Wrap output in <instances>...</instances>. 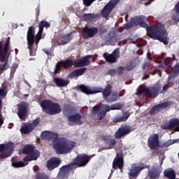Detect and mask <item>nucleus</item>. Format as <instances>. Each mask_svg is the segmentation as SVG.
Masks as SVG:
<instances>
[{"label": "nucleus", "mask_w": 179, "mask_h": 179, "mask_svg": "<svg viewBox=\"0 0 179 179\" xmlns=\"http://www.w3.org/2000/svg\"><path fill=\"white\" fill-rule=\"evenodd\" d=\"M124 27H125V29H131V24H125Z\"/></svg>", "instance_id": "338daca9"}, {"label": "nucleus", "mask_w": 179, "mask_h": 179, "mask_svg": "<svg viewBox=\"0 0 179 179\" xmlns=\"http://www.w3.org/2000/svg\"><path fill=\"white\" fill-rule=\"evenodd\" d=\"M122 105L120 103H115L110 106L109 105H103L101 106H95L92 108L91 115L93 120L101 121L104 117H106L108 111L111 110H121Z\"/></svg>", "instance_id": "7ed1b4c3"}, {"label": "nucleus", "mask_w": 179, "mask_h": 179, "mask_svg": "<svg viewBox=\"0 0 179 179\" xmlns=\"http://www.w3.org/2000/svg\"><path fill=\"white\" fill-rule=\"evenodd\" d=\"M138 26L145 28L148 37L152 38V40H158L165 45L169 44V36H167V31L164 24L157 22L155 25L148 27V24L144 20Z\"/></svg>", "instance_id": "f257e3e1"}, {"label": "nucleus", "mask_w": 179, "mask_h": 179, "mask_svg": "<svg viewBox=\"0 0 179 179\" xmlns=\"http://www.w3.org/2000/svg\"><path fill=\"white\" fill-rule=\"evenodd\" d=\"M12 166L13 167L19 169V167H24V166H26V164H24V162H23L22 161H19L17 162H13Z\"/></svg>", "instance_id": "49530a36"}, {"label": "nucleus", "mask_w": 179, "mask_h": 179, "mask_svg": "<svg viewBox=\"0 0 179 179\" xmlns=\"http://www.w3.org/2000/svg\"><path fill=\"white\" fill-rule=\"evenodd\" d=\"M73 171H75V168H73V164H69L67 165L63 166L59 169L58 177L61 179L68 178V173Z\"/></svg>", "instance_id": "6ab92c4d"}, {"label": "nucleus", "mask_w": 179, "mask_h": 179, "mask_svg": "<svg viewBox=\"0 0 179 179\" xmlns=\"http://www.w3.org/2000/svg\"><path fill=\"white\" fill-rule=\"evenodd\" d=\"M73 38L72 36V33H69L68 34L62 35V36L59 38V41L61 45H65V44H68L71 40Z\"/></svg>", "instance_id": "bb28decb"}, {"label": "nucleus", "mask_w": 179, "mask_h": 179, "mask_svg": "<svg viewBox=\"0 0 179 179\" xmlns=\"http://www.w3.org/2000/svg\"><path fill=\"white\" fill-rule=\"evenodd\" d=\"M73 66H74V68H83V64H82V62L80 59L73 60Z\"/></svg>", "instance_id": "de8ad7c7"}, {"label": "nucleus", "mask_w": 179, "mask_h": 179, "mask_svg": "<svg viewBox=\"0 0 179 179\" xmlns=\"http://www.w3.org/2000/svg\"><path fill=\"white\" fill-rule=\"evenodd\" d=\"M173 71L176 73H179V63L174 66Z\"/></svg>", "instance_id": "4d7b16f0"}, {"label": "nucleus", "mask_w": 179, "mask_h": 179, "mask_svg": "<svg viewBox=\"0 0 179 179\" xmlns=\"http://www.w3.org/2000/svg\"><path fill=\"white\" fill-rule=\"evenodd\" d=\"M36 17H38V15H40V7H37L36 8Z\"/></svg>", "instance_id": "0e129e2a"}, {"label": "nucleus", "mask_w": 179, "mask_h": 179, "mask_svg": "<svg viewBox=\"0 0 179 179\" xmlns=\"http://www.w3.org/2000/svg\"><path fill=\"white\" fill-rule=\"evenodd\" d=\"M33 129H33V126L31 125V123L27 122L22 126L20 131L22 134H24V135H27V134H30V132H31Z\"/></svg>", "instance_id": "c85d7f7f"}, {"label": "nucleus", "mask_w": 179, "mask_h": 179, "mask_svg": "<svg viewBox=\"0 0 179 179\" xmlns=\"http://www.w3.org/2000/svg\"><path fill=\"white\" fill-rule=\"evenodd\" d=\"M41 107L45 114L55 115L62 111L61 105L58 103L52 102L51 100L45 99L41 102Z\"/></svg>", "instance_id": "39448f33"}, {"label": "nucleus", "mask_w": 179, "mask_h": 179, "mask_svg": "<svg viewBox=\"0 0 179 179\" xmlns=\"http://www.w3.org/2000/svg\"><path fill=\"white\" fill-rule=\"evenodd\" d=\"M169 90V85H164L162 90L160 91L161 94H164Z\"/></svg>", "instance_id": "5fc2aeb1"}, {"label": "nucleus", "mask_w": 179, "mask_h": 179, "mask_svg": "<svg viewBox=\"0 0 179 179\" xmlns=\"http://www.w3.org/2000/svg\"><path fill=\"white\" fill-rule=\"evenodd\" d=\"M43 52L46 54L47 55H51V50H48V49H43Z\"/></svg>", "instance_id": "680f3d73"}, {"label": "nucleus", "mask_w": 179, "mask_h": 179, "mask_svg": "<svg viewBox=\"0 0 179 179\" xmlns=\"http://www.w3.org/2000/svg\"><path fill=\"white\" fill-rule=\"evenodd\" d=\"M115 69H110L108 71V75H114L115 73Z\"/></svg>", "instance_id": "052dcab7"}, {"label": "nucleus", "mask_w": 179, "mask_h": 179, "mask_svg": "<svg viewBox=\"0 0 179 179\" xmlns=\"http://www.w3.org/2000/svg\"><path fill=\"white\" fill-rule=\"evenodd\" d=\"M86 69H87L86 67L76 69L69 74V78H79V76H82L86 72Z\"/></svg>", "instance_id": "393cba45"}, {"label": "nucleus", "mask_w": 179, "mask_h": 179, "mask_svg": "<svg viewBox=\"0 0 179 179\" xmlns=\"http://www.w3.org/2000/svg\"><path fill=\"white\" fill-rule=\"evenodd\" d=\"M62 66L64 68V69H69V68H72L73 66V59H67L65 61L61 62Z\"/></svg>", "instance_id": "72a5a7b5"}, {"label": "nucleus", "mask_w": 179, "mask_h": 179, "mask_svg": "<svg viewBox=\"0 0 179 179\" xmlns=\"http://www.w3.org/2000/svg\"><path fill=\"white\" fill-rule=\"evenodd\" d=\"M38 27L39 29L35 37V44L36 45H38V43H40V41L41 40L43 32L44 31V27L48 29V27H51V24L45 20H41L39 22Z\"/></svg>", "instance_id": "9d476101"}, {"label": "nucleus", "mask_w": 179, "mask_h": 179, "mask_svg": "<svg viewBox=\"0 0 179 179\" xmlns=\"http://www.w3.org/2000/svg\"><path fill=\"white\" fill-rule=\"evenodd\" d=\"M100 15L99 14L94 13H84L83 15V19L85 22H89V20H93V19H97Z\"/></svg>", "instance_id": "2f4dec72"}, {"label": "nucleus", "mask_w": 179, "mask_h": 179, "mask_svg": "<svg viewBox=\"0 0 179 179\" xmlns=\"http://www.w3.org/2000/svg\"><path fill=\"white\" fill-rule=\"evenodd\" d=\"M148 63L143 64L142 66L143 69H146V68H148Z\"/></svg>", "instance_id": "774afa93"}, {"label": "nucleus", "mask_w": 179, "mask_h": 179, "mask_svg": "<svg viewBox=\"0 0 179 179\" xmlns=\"http://www.w3.org/2000/svg\"><path fill=\"white\" fill-rule=\"evenodd\" d=\"M103 57L108 64H115L118 60V58H120V49L116 48L112 54L105 52L103 53Z\"/></svg>", "instance_id": "ddd939ff"}, {"label": "nucleus", "mask_w": 179, "mask_h": 179, "mask_svg": "<svg viewBox=\"0 0 179 179\" xmlns=\"http://www.w3.org/2000/svg\"><path fill=\"white\" fill-rule=\"evenodd\" d=\"M38 124H40V118H36L32 122V123H31V125L33 127V129H34V128H36V127H37Z\"/></svg>", "instance_id": "3c124183"}, {"label": "nucleus", "mask_w": 179, "mask_h": 179, "mask_svg": "<svg viewBox=\"0 0 179 179\" xmlns=\"http://www.w3.org/2000/svg\"><path fill=\"white\" fill-rule=\"evenodd\" d=\"M34 44H32L31 46L28 45V48L29 49V55L31 57H36V50L33 49V45Z\"/></svg>", "instance_id": "09e8293b"}, {"label": "nucleus", "mask_w": 179, "mask_h": 179, "mask_svg": "<svg viewBox=\"0 0 179 179\" xmlns=\"http://www.w3.org/2000/svg\"><path fill=\"white\" fill-rule=\"evenodd\" d=\"M173 101H166L155 105L150 109L149 114L150 115H155V114H157L162 108H167V107H170V106H173Z\"/></svg>", "instance_id": "f3484780"}, {"label": "nucleus", "mask_w": 179, "mask_h": 179, "mask_svg": "<svg viewBox=\"0 0 179 179\" xmlns=\"http://www.w3.org/2000/svg\"><path fill=\"white\" fill-rule=\"evenodd\" d=\"M111 137L110 136H103L102 137V140L103 141L104 143L106 145H108V143L112 140Z\"/></svg>", "instance_id": "8fccbe9b"}, {"label": "nucleus", "mask_w": 179, "mask_h": 179, "mask_svg": "<svg viewBox=\"0 0 179 179\" xmlns=\"http://www.w3.org/2000/svg\"><path fill=\"white\" fill-rule=\"evenodd\" d=\"M159 134H153L150 135L148 140V146L151 150H157L160 148V141Z\"/></svg>", "instance_id": "9b49d317"}, {"label": "nucleus", "mask_w": 179, "mask_h": 179, "mask_svg": "<svg viewBox=\"0 0 179 179\" xmlns=\"http://www.w3.org/2000/svg\"><path fill=\"white\" fill-rule=\"evenodd\" d=\"M58 136L59 135L57 133L50 131V141L53 139V149L57 155H68V153H71L75 148L76 143L65 137L58 138Z\"/></svg>", "instance_id": "f03ea898"}, {"label": "nucleus", "mask_w": 179, "mask_h": 179, "mask_svg": "<svg viewBox=\"0 0 179 179\" xmlns=\"http://www.w3.org/2000/svg\"><path fill=\"white\" fill-rule=\"evenodd\" d=\"M73 111H74L73 108L71 106H69V105H66L64 106L63 113H64V115H65L66 117H69L71 114H73Z\"/></svg>", "instance_id": "f704fd0d"}, {"label": "nucleus", "mask_w": 179, "mask_h": 179, "mask_svg": "<svg viewBox=\"0 0 179 179\" xmlns=\"http://www.w3.org/2000/svg\"><path fill=\"white\" fill-rule=\"evenodd\" d=\"M92 58V55H87L80 60L81 61V64H83V66H89L90 65V59Z\"/></svg>", "instance_id": "58836bf2"}, {"label": "nucleus", "mask_w": 179, "mask_h": 179, "mask_svg": "<svg viewBox=\"0 0 179 179\" xmlns=\"http://www.w3.org/2000/svg\"><path fill=\"white\" fill-rule=\"evenodd\" d=\"M108 148H101L99 150H98V152H101V150H106V149L107 150L113 149V146H115V145H117V141L115 138H112L110 141L108 143Z\"/></svg>", "instance_id": "ea45409f"}, {"label": "nucleus", "mask_w": 179, "mask_h": 179, "mask_svg": "<svg viewBox=\"0 0 179 179\" xmlns=\"http://www.w3.org/2000/svg\"><path fill=\"white\" fill-rule=\"evenodd\" d=\"M29 111V103L26 102H22L18 105L17 115L22 121H26L27 118V113Z\"/></svg>", "instance_id": "2eb2a0df"}, {"label": "nucleus", "mask_w": 179, "mask_h": 179, "mask_svg": "<svg viewBox=\"0 0 179 179\" xmlns=\"http://www.w3.org/2000/svg\"><path fill=\"white\" fill-rule=\"evenodd\" d=\"M8 94V87L2 85L0 88V98L5 99Z\"/></svg>", "instance_id": "a19ab883"}, {"label": "nucleus", "mask_w": 179, "mask_h": 179, "mask_svg": "<svg viewBox=\"0 0 179 179\" xmlns=\"http://www.w3.org/2000/svg\"><path fill=\"white\" fill-rule=\"evenodd\" d=\"M67 120L69 122H73L74 124H78V125H82L83 124V122H82V115L79 113L67 116Z\"/></svg>", "instance_id": "b1692460"}, {"label": "nucleus", "mask_w": 179, "mask_h": 179, "mask_svg": "<svg viewBox=\"0 0 179 179\" xmlns=\"http://www.w3.org/2000/svg\"><path fill=\"white\" fill-rule=\"evenodd\" d=\"M18 65H17V64H14L13 65V66H12V69H13L14 71H15V69H17V68H18Z\"/></svg>", "instance_id": "69168bd1"}, {"label": "nucleus", "mask_w": 179, "mask_h": 179, "mask_svg": "<svg viewBox=\"0 0 179 179\" xmlns=\"http://www.w3.org/2000/svg\"><path fill=\"white\" fill-rule=\"evenodd\" d=\"M120 169L121 171H122V169H124V157L122 153H117L116 157L114 159L113 162V169L117 170Z\"/></svg>", "instance_id": "aec40b11"}, {"label": "nucleus", "mask_w": 179, "mask_h": 179, "mask_svg": "<svg viewBox=\"0 0 179 179\" xmlns=\"http://www.w3.org/2000/svg\"><path fill=\"white\" fill-rule=\"evenodd\" d=\"M131 134V126L127 124L121 126L115 133V139H121Z\"/></svg>", "instance_id": "dca6fc26"}, {"label": "nucleus", "mask_w": 179, "mask_h": 179, "mask_svg": "<svg viewBox=\"0 0 179 179\" xmlns=\"http://www.w3.org/2000/svg\"><path fill=\"white\" fill-rule=\"evenodd\" d=\"M134 68H136V63L132 61L130 62L129 64L126 66L125 69L126 71H132V69H134Z\"/></svg>", "instance_id": "c03bdc74"}, {"label": "nucleus", "mask_w": 179, "mask_h": 179, "mask_svg": "<svg viewBox=\"0 0 179 179\" xmlns=\"http://www.w3.org/2000/svg\"><path fill=\"white\" fill-rule=\"evenodd\" d=\"M124 94H125V90H121L119 94L117 95V97H122Z\"/></svg>", "instance_id": "e2e57ef3"}, {"label": "nucleus", "mask_w": 179, "mask_h": 179, "mask_svg": "<svg viewBox=\"0 0 179 179\" xmlns=\"http://www.w3.org/2000/svg\"><path fill=\"white\" fill-rule=\"evenodd\" d=\"M111 90H113V86L110 85H107L103 90L102 88V96L105 101H108V97H110L111 94Z\"/></svg>", "instance_id": "cd10ccee"}, {"label": "nucleus", "mask_w": 179, "mask_h": 179, "mask_svg": "<svg viewBox=\"0 0 179 179\" xmlns=\"http://www.w3.org/2000/svg\"><path fill=\"white\" fill-rule=\"evenodd\" d=\"M12 149H15L13 143H8L7 145L0 144V152H6V150H12Z\"/></svg>", "instance_id": "c9c22d12"}, {"label": "nucleus", "mask_w": 179, "mask_h": 179, "mask_svg": "<svg viewBox=\"0 0 179 179\" xmlns=\"http://www.w3.org/2000/svg\"><path fill=\"white\" fill-rule=\"evenodd\" d=\"M57 87H65L69 85V80H64L62 78L55 77L53 80Z\"/></svg>", "instance_id": "a878e982"}, {"label": "nucleus", "mask_w": 179, "mask_h": 179, "mask_svg": "<svg viewBox=\"0 0 179 179\" xmlns=\"http://www.w3.org/2000/svg\"><path fill=\"white\" fill-rule=\"evenodd\" d=\"M150 168V166L145 164H140L139 165L134 164L129 172V177H131V178H136V177L141 174L142 170Z\"/></svg>", "instance_id": "1a4fd4ad"}, {"label": "nucleus", "mask_w": 179, "mask_h": 179, "mask_svg": "<svg viewBox=\"0 0 179 179\" xmlns=\"http://www.w3.org/2000/svg\"><path fill=\"white\" fill-rule=\"evenodd\" d=\"M173 71L176 73H179V63L174 66Z\"/></svg>", "instance_id": "13d9d810"}, {"label": "nucleus", "mask_w": 179, "mask_h": 179, "mask_svg": "<svg viewBox=\"0 0 179 179\" xmlns=\"http://www.w3.org/2000/svg\"><path fill=\"white\" fill-rule=\"evenodd\" d=\"M164 176L169 179H176V171L171 168L165 169Z\"/></svg>", "instance_id": "7c9ffc66"}, {"label": "nucleus", "mask_w": 179, "mask_h": 179, "mask_svg": "<svg viewBox=\"0 0 179 179\" xmlns=\"http://www.w3.org/2000/svg\"><path fill=\"white\" fill-rule=\"evenodd\" d=\"M118 1L117 0H112L109 1L101 10V13L103 17H108L110 13L113 12V9L117 6Z\"/></svg>", "instance_id": "4468645a"}, {"label": "nucleus", "mask_w": 179, "mask_h": 179, "mask_svg": "<svg viewBox=\"0 0 179 179\" xmlns=\"http://www.w3.org/2000/svg\"><path fill=\"white\" fill-rule=\"evenodd\" d=\"M10 48V37L6 38V43L3 45L2 41H0V62H4L3 64H0V75H2L5 71L9 69V64H8V51Z\"/></svg>", "instance_id": "20e7f679"}, {"label": "nucleus", "mask_w": 179, "mask_h": 179, "mask_svg": "<svg viewBox=\"0 0 179 179\" xmlns=\"http://www.w3.org/2000/svg\"><path fill=\"white\" fill-rule=\"evenodd\" d=\"M92 155L89 156L87 154H79L73 159V163H71L70 164H72L73 168L76 170V166H78V167H85V166H87L89 162L92 159Z\"/></svg>", "instance_id": "0eeeda50"}, {"label": "nucleus", "mask_w": 179, "mask_h": 179, "mask_svg": "<svg viewBox=\"0 0 179 179\" xmlns=\"http://www.w3.org/2000/svg\"><path fill=\"white\" fill-rule=\"evenodd\" d=\"M128 118H129V114H128V113H123L122 116L115 117L113 120V122H115V124H117L118 122H124V121H127Z\"/></svg>", "instance_id": "473e14b6"}, {"label": "nucleus", "mask_w": 179, "mask_h": 179, "mask_svg": "<svg viewBox=\"0 0 179 179\" xmlns=\"http://www.w3.org/2000/svg\"><path fill=\"white\" fill-rule=\"evenodd\" d=\"M162 89V85L160 83H156L152 87L149 88H144L141 92L140 94H143L145 97H150V99H155L159 94Z\"/></svg>", "instance_id": "6e6552de"}, {"label": "nucleus", "mask_w": 179, "mask_h": 179, "mask_svg": "<svg viewBox=\"0 0 179 179\" xmlns=\"http://www.w3.org/2000/svg\"><path fill=\"white\" fill-rule=\"evenodd\" d=\"M12 152H13V149L6 150V152H3L0 155V159H6V157H9V156L12 155Z\"/></svg>", "instance_id": "79ce46f5"}, {"label": "nucleus", "mask_w": 179, "mask_h": 179, "mask_svg": "<svg viewBox=\"0 0 179 179\" xmlns=\"http://www.w3.org/2000/svg\"><path fill=\"white\" fill-rule=\"evenodd\" d=\"M23 155H28L23 159V162H31L37 160L40 157V152L36 150V147L33 145H26L22 149Z\"/></svg>", "instance_id": "423d86ee"}, {"label": "nucleus", "mask_w": 179, "mask_h": 179, "mask_svg": "<svg viewBox=\"0 0 179 179\" xmlns=\"http://www.w3.org/2000/svg\"><path fill=\"white\" fill-rule=\"evenodd\" d=\"M174 9H175V11L176 12V13H179V1H178V3H176L175 5Z\"/></svg>", "instance_id": "bf43d9fd"}, {"label": "nucleus", "mask_w": 179, "mask_h": 179, "mask_svg": "<svg viewBox=\"0 0 179 179\" xmlns=\"http://www.w3.org/2000/svg\"><path fill=\"white\" fill-rule=\"evenodd\" d=\"M96 0H83L85 6H90Z\"/></svg>", "instance_id": "864d4df0"}, {"label": "nucleus", "mask_w": 179, "mask_h": 179, "mask_svg": "<svg viewBox=\"0 0 179 179\" xmlns=\"http://www.w3.org/2000/svg\"><path fill=\"white\" fill-rule=\"evenodd\" d=\"M162 174V166L154 165L150 169H148L149 179H159Z\"/></svg>", "instance_id": "a211bd4d"}, {"label": "nucleus", "mask_w": 179, "mask_h": 179, "mask_svg": "<svg viewBox=\"0 0 179 179\" xmlns=\"http://www.w3.org/2000/svg\"><path fill=\"white\" fill-rule=\"evenodd\" d=\"M61 164V159L58 157H52L49 159L46 164V167L50 171H52L54 169H57Z\"/></svg>", "instance_id": "412c9836"}, {"label": "nucleus", "mask_w": 179, "mask_h": 179, "mask_svg": "<svg viewBox=\"0 0 179 179\" xmlns=\"http://www.w3.org/2000/svg\"><path fill=\"white\" fill-rule=\"evenodd\" d=\"M50 131H45L41 134L42 139H45V141H50Z\"/></svg>", "instance_id": "a18cd8bd"}, {"label": "nucleus", "mask_w": 179, "mask_h": 179, "mask_svg": "<svg viewBox=\"0 0 179 179\" xmlns=\"http://www.w3.org/2000/svg\"><path fill=\"white\" fill-rule=\"evenodd\" d=\"M179 120L177 118H173L171 120L167 125L164 126L163 129H173L174 127H178Z\"/></svg>", "instance_id": "c756f323"}, {"label": "nucleus", "mask_w": 179, "mask_h": 179, "mask_svg": "<svg viewBox=\"0 0 179 179\" xmlns=\"http://www.w3.org/2000/svg\"><path fill=\"white\" fill-rule=\"evenodd\" d=\"M124 69H125V67L124 66H119L117 69V73H118V75H122V72H124Z\"/></svg>", "instance_id": "6e6d98bb"}, {"label": "nucleus", "mask_w": 179, "mask_h": 179, "mask_svg": "<svg viewBox=\"0 0 179 179\" xmlns=\"http://www.w3.org/2000/svg\"><path fill=\"white\" fill-rule=\"evenodd\" d=\"M118 100V92L117 91L113 92L110 93V96L108 97L107 103H114Z\"/></svg>", "instance_id": "e433bc0d"}, {"label": "nucleus", "mask_w": 179, "mask_h": 179, "mask_svg": "<svg viewBox=\"0 0 179 179\" xmlns=\"http://www.w3.org/2000/svg\"><path fill=\"white\" fill-rule=\"evenodd\" d=\"M36 33V29L34 28V26L29 27L28 28V31L27 33V44L29 45V47L34 44V42H36V36H34V34Z\"/></svg>", "instance_id": "4be33fe9"}, {"label": "nucleus", "mask_w": 179, "mask_h": 179, "mask_svg": "<svg viewBox=\"0 0 179 179\" xmlns=\"http://www.w3.org/2000/svg\"><path fill=\"white\" fill-rule=\"evenodd\" d=\"M97 33H99V29L95 27H89L86 25L83 29V36L85 40L93 38V37L97 36Z\"/></svg>", "instance_id": "f8f14e48"}, {"label": "nucleus", "mask_w": 179, "mask_h": 179, "mask_svg": "<svg viewBox=\"0 0 179 179\" xmlns=\"http://www.w3.org/2000/svg\"><path fill=\"white\" fill-rule=\"evenodd\" d=\"M145 19V17L143 15L139 16L136 17L132 22L131 24L134 26V27H136L137 26H139Z\"/></svg>", "instance_id": "4c0bfd02"}, {"label": "nucleus", "mask_w": 179, "mask_h": 179, "mask_svg": "<svg viewBox=\"0 0 179 179\" xmlns=\"http://www.w3.org/2000/svg\"><path fill=\"white\" fill-rule=\"evenodd\" d=\"M62 68V62H57L55 67V71H54L55 75H57V73H60Z\"/></svg>", "instance_id": "37998d69"}, {"label": "nucleus", "mask_w": 179, "mask_h": 179, "mask_svg": "<svg viewBox=\"0 0 179 179\" xmlns=\"http://www.w3.org/2000/svg\"><path fill=\"white\" fill-rule=\"evenodd\" d=\"M172 20L175 22V23H178L179 22V13L172 15Z\"/></svg>", "instance_id": "603ef678"}, {"label": "nucleus", "mask_w": 179, "mask_h": 179, "mask_svg": "<svg viewBox=\"0 0 179 179\" xmlns=\"http://www.w3.org/2000/svg\"><path fill=\"white\" fill-rule=\"evenodd\" d=\"M78 88L83 93H85V94H96V93H101L103 91L102 87H97L94 90H90V88L87 87L86 85H80L78 86Z\"/></svg>", "instance_id": "5701e85b"}]
</instances>
